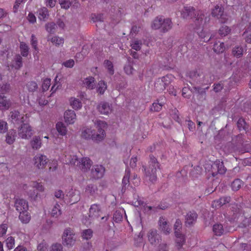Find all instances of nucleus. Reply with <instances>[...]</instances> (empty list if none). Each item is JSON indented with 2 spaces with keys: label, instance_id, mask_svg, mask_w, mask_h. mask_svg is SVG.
Returning a JSON list of instances; mask_svg holds the SVG:
<instances>
[{
  "label": "nucleus",
  "instance_id": "f257e3e1",
  "mask_svg": "<svg viewBox=\"0 0 251 251\" xmlns=\"http://www.w3.org/2000/svg\"><path fill=\"white\" fill-rule=\"evenodd\" d=\"M182 16L184 19H190L193 17L195 18V24L197 26H199L205 23L203 21L204 15L201 11H197L195 12V9L193 7H184L181 13Z\"/></svg>",
  "mask_w": 251,
  "mask_h": 251
},
{
  "label": "nucleus",
  "instance_id": "f03ea898",
  "mask_svg": "<svg viewBox=\"0 0 251 251\" xmlns=\"http://www.w3.org/2000/svg\"><path fill=\"white\" fill-rule=\"evenodd\" d=\"M143 167L144 168L146 177H149V180L152 182L155 181L157 178L156 170L159 167L157 159L153 155H150L149 167Z\"/></svg>",
  "mask_w": 251,
  "mask_h": 251
},
{
  "label": "nucleus",
  "instance_id": "7ed1b4c3",
  "mask_svg": "<svg viewBox=\"0 0 251 251\" xmlns=\"http://www.w3.org/2000/svg\"><path fill=\"white\" fill-rule=\"evenodd\" d=\"M232 208L234 219H237V220L239 221V222L242 221V226L247 227L251 226V216L249 218L244 217L240 205L234 204L232 207Z\"/></svg>",
  "mask_w": 251,
  "mask_h": 251
},
{
  "label": "nucleus",
  "instance_id": "20e7f679",
  "mask_svg": "<svg viewBox=\"0 0 251 251\" xmlns=\"http://www.w3.org/2000/svg\"><path fill=\"white\" fill-rule=\"evenodd\" d=\"M97 126L99 133L95 134L93 133L92 140L94 141L99 142L102 140L105 135L104 128L106 126V124L103 121L97 120L95 123Z\"/></svg>",
  "mask_w": 251,
  "mask_h": 251
},
{
  "label": "nucleus",
  "instance_id": "39448f33",
  "mask_svg": "<svg viewBox=\"0 0 251 251\" xmlns=\"http://www.w3.org/2000/svg\"><path fill=\"white\" fill-rule=\"evenodd\" d=\"M76 238L74 230L70 227L66 228L62 235V243L64 245L71 246L75 242Z\"/></svg>",
  "mask_w": 251,
  "mask_h": 251
},
{
  "label": "nucleus",
  "instance_id": "423d86ee",
  "mask_svg": "<svg viewBox=\"0 0 251 251\" xmlns=\"http://www.w3.org/2000/svg\"><path fill=\"white\" fill-rule=\"evenodd\" d=\"M101 213V207L100 204H92L89 210V221L84 222L85 225H88L91 223V221L98 219Z\"/></svg>",
  "mask_w": 251,
  "mask_h": 251
},
{
  "label": "nucleus",
  "instance_id": "0eeeda50",
  "mask_svg": "<svg viewBox=\"0 0 251 251\" xmlns=\"http://www.w3.org/2000/svg\"><path fill=\"white\" fill-rule=\"evenodd\" d=\"M9 119L14 125L23 124L25 121L26 117L24 114H21L18 110H13L10 112Z\"/></svg>",
  "mask_w": 251,
  "mask_h": 251
},
{
  "label": "nucleus",
  "instance_id": "6e6552de",
  "mask_svg": "<svg viewBox=\"0 0 251 251\" xmlns=\"http://www.w3.org/2000/svg\"><path fill=\"white\" fill-rule=\"evenodd\" d=\"M33 134L31 126L27 124L24 123L18 129V135L23 139H28Z\"/></svg>",
  "mask_w": 251,
  "mask_h": 251
},
{
  "label": "nucleus",
  "instance_id": "1a4fd4ad",
  "mask_svg": "<svg viewBox=\"0 0 251 251\" xmlns=\"http://www.w3.org/2000/svg\"><path fill=\"white\" fill-rule=\"evenodd\" d=\"M170 83L169 77L167 76H163L158 78L154 83V89L158 92L163 91L167 86Z\"/></svg>",
  "mask_w": 251,
  "mask_h": 251
},
{
  "label": "nucleus",
  "instance_id": "9d476101",
  "mask_svg": "<svg viewBox=\"0 0 251 251\" xmlns=\"http://www.w3.org/2000/svg\"><path fill=\"white\" fill-rule=\"evenodd\" d=\"M226 171V169L224 165V163L219 160H216L211 166L212 175L213 176L218 174L223 175Z\"/></svg>",
  "mask_w": 251,
  "mask_h": 251
},
{
  "label": "nucleus",
  "instance_id": "9b49d317",
  "mask_svg": "<svg viewBox=\"0 0 251 251\" xmlns=\"http://www.w3.org/2000/svg\"><path fill=\"white\" fill-rule=\"evenodd\" d=\"M93 162L88 157H82L79 159V162L76 164V166L82 172H88L91 166H92Z\"/></svg>",
  "mask_w": 251,
  "mask_h": 251
},
{
  "label": "nucleus",
  "instance_id": "f8f14e48",
  "mask_svg": "<svg viewBox=\"0 0 251 251\" xmlns=\"http://www.w3.org/2000/svg\"><path fill=\"white\" fill-rule=\"evenodd\" d=\"M33 161L36 167L39 169H42L46 167L48 162V159L44 155L38 154L34 156Z\"/></svg>",
  "mask_w": 251,
  "mask_h": 251
},
{
  "label": "nucleus",
  "instance_id": "ddd939ff",
  "mask_svg": "<svg viewBox=\"0 0 251 251\" xmlns=\"http://www.w3.org/2000/svg\"><path fill=\"white\" fill-rule=\"evenodd\" d=\"M104 168L101 165H94L91 171V178L95 179L101 178L104 173Z\"/></svg>",
  "mask_w": 251,
  "mask_h": 251
},
{
  "label": "nucleus",
  "instance_id": "4468645a",
  "mask_svg": "<svg viewBox=\"0 0 251 251\" xmlns=\"http://www.w3.org/2000/svg\"><path fill=\"white\" fill-rule=\"evenodd\" d=\"M97 109L100 114L107 115L112 111V105L106 101H101L97 106Z\"/></svg>",
  "mask_w": 251,
  "mask_h": 251
},
{
  "label": "nucleus",
  "instance_id": "2eb2a0df",
  "mask_svg": "<svg viewBox=\"0 0 251 251\" xmlns=\"http://www.w3.org/2000/svg\"><path fill=\"white\" fill-rule=\"evenodd\" d=\"M14 207L19 213L27 211L28 205L27 202L23 199L15 198L14 199Z\"/></svg>",
  "mask_w": 251,
  "mask_h": 251
},
{
  "label": "nucleus",
  "instance_id": "dca6fc26",
  "mask_svg": "<svg viewBox=\"0 0 251 251\" xmlns=\"http://www.w3.org/2000/svg\"><path fill=\"white\" fill-rule=\"evenodd\" d=\"M12 105V102L3 93H0V110L6 111Z\"/></svg>",
  "mask_w": 251,
  "mask_h": 251
},
{
  "label": "nucleus",
  "instance_id": "f3484780",
  "mask_svg": "<svg viewBox=\"0 0 251 251\" xmlns=\"http://www.w3.org/2000/svg\"><path fill=\"white\" fill-rule=\"evenodd\" d=\"M148 237L149 242L152 245L158 244L160 239V235L157 233V230L154 229L149 230L148 234Z\"/></svg>",
  "mask_w": 251,
  "mask_h": 251
},
{
  "label": "nucleus",
  "instance_id": "a211bd4d",
  "mask_svg": "<svg viewBox=\"0 0 251 251\" xmlns=\"http://www.w3.org/2000/svg\"><path fill=\"white\" fill-rule=\"evenodd\" d=\"M198 218V215L194 211H190L187 213L185 217V225L186 226H191L195 223Z\"/></svg>",
  "mask_w": 251,
  "mask_h": 251
},
{
  "label": "nucleus",
  "instance_id": "6ab92c4d",
  "mask_svg": "<svg viewBox=\"0 0 251 251\" xmlns=\"http://www.w3.org/2000/svg\"><path fill=\"white\" fill-rule=\"evenodd\" d=\"M189 75L194 81L199 83H204V76L200 71H193L189 73Z\"/></svg>",
  "mask_w": 251,
  "mask_h": 251
},
{
  "label": "nucleus",
  "instance_id": "aec40b11",
  "mask_svg": "<svg viewBox=\"0 0 251 251\" xmlns=\"http://www.w3.org/2000/svg\"><path fill=\"white\" fill-rule=\"evenodd\" d=\"M160 229L164 234L167 235L170 233L171 228H170L167 220L163 217H160L159 221Z\"/></svg>",
  "mask_w": 251,
  "mask_h": 251
},
{
  "label": "nucleus",
  "instance_id": "412c9836",
  "mask_svg": "<svg viewBox=\"0 0 251 251\" xmlns=\"http://www.w3.org/2000/svg\"><path fill=\"white\" fill-rule=\"evenodd\" d=\"M64 119L68 124H73L76 120V114L74 110H68L64 113Z\"/></svg>",
  "mask_w": 251,
  "mask_h": 251
},
{
  "label": "nucleus",
  "instance_id": "4be33fe9",
  "mask_svg": "<svg viewBox=\"0 0 251 251\" xmlns=\"http://www.w3.org/2000/svg\"><path fill=\"white\" fill-rule=\"evenodd\" d=\"M173 25V23L170 19H163L162 22L161 30L163 32H166L170 30Z\"/></svg>",
  "mask_w": 251,
  "mask_h": 251
},
{
  "label": "nucleus",
  "instance_id": "5701e85b",
  "mask_svg": "<svg viewBox=\"0 0 251 251\" xmlns=\"http://www.w3.org/2000/svg\"><path fill=\"white\" fill-rule=\"evenodd\" d=\"M12 66L17 70H19L23 66V58L21 55L18 54L14 56Z\"/></svg>",
  "mask_w": 251,
  "mask_h": 251
},
{
  "label": "nucleus",
  "instance_id": "b1692460",
  "mask_svg": "<svg viewBox=\"0 0 251 251\" xmlns=\"http://www.w3.org/2000/svg\"><path fill=\"white\" fill-rule=\"evenodd\" d=\"M176 246L177 249H180L182 246L184 244L185 242V238L183 235L181 234L179 232H176Z\"/></svg>",
  "mask_w": 251,
  "mask_h": 251
},
{
  "label": "nucleus",
  "instance_id": "393cba45",
  "mask_svg": "<svg viewBox=\"0 0 251 251\" xmlns=\"http://www.w3.org/2000/svg\"><path fill=\"white\" fill-rule=\"evenodd\" d=\"M213 231L215 235L221 236L225 232L223 226L220 223H217L213 226Z\"/></svg>",
  "mask_w": 251,
  "mask_h": 251
},
{
  "label": "nucleus",
  "instance_id": "a878e982",
  "mask_svg": "<svg viewBox=\"0 0 251 251\" xmlns=\"http://www.w3.org/2000/svg\"><path fill=\"white\" fill-rule=\"evenodd\" d=\"M231 198L229 196H224L220 198L218 200L214 201V204H215V206H221L226 203H229L230 201Z\"/></svg>",
  "mask_w": 251,
  "mask_h": 251
},
{
  "label": "nucleus",
  "instance_id": "bb28decb",
  "mask_svg": "<svg viewBox=\"0 0 251 251\" xmlns=\"http://www.w3.org/2000/svg\"><path fill=\"white\" fill-rule=\"evenodd\" d=\"M30 144L33 149H39L42 145L41 138L39 136H34L31 141Z\"/></svg>",
  "mask_w": 251,
  "mask_h": 251
},
{
  "label": "nucleus",
  "instance_id": "cd10ccee",
  "mask_svg": "<svg viewBox=\"0 0 251 251\" xmlns=\"http://www.w3.org/2000/svg\"><path fill=\"white\" fill-rule=\"evenodd\" d=\"M38 18L41 21H45L49 17V12L46 7H43L38 11Z\"/></svg>",
  "mask_w": 251,
  "mask_h": 251
},
{
  "label": "nucleus",
  "instance_id": "c85d7f7f",
  "mask_svg": "<svg viewBox=\"0 0 251 251\" xmlns=\"http://www.w3.org/2000/svg\"><path fill=\"white\" fill-rule=\"evenodd\" d=\"M83 84L89 89H93L95 86V78L93 77L86 78L83 81Z\"/></svg>",
  "mask_w": 251,
  "mask_h": 251
},
{
  "label": "nucleus",
  "instance_id": "c756f323",
  "mask_svg": "<svg viewBox=\"0 0 251 251\" xmlns=\"http://www.w3.org/2000/svg\"><path fill=\"white\" fill-rule=\"evenodd\" d=\"M126 214L124 209H120L115 211L113 215V220L116 222L118 223L122 221L123 218V214Z\"/></svg>",
  "mask_w": 251,
  "mask_h": 251
},
{
  "label": "nucleus",
  "instance_id": "7c9ffc66",
  "mask_svg": "<svg viewBox=\"0 0 251 251\" xmlns=\"http://www.w3.org/2000/svg\"><path fill=\"white\" fill-rule=\"evenodd\" d=\"M65 160L67 164H69L74 166H76V164L79 162V160L76 155L65 156Z\"/></svg>",
  "mask_w": 251,
  "mask_h": 251
},
{
  "label": "nucleus",
  "instance_id": "2f4dec72",
  "mask_svg": "<svg viewBox=\"0 0 251 251\" xmlns=\"http://www.w3.org/2000/svg\"><path fill=\"white\" fill-rule=\"evenodd\" d=\"M144 207L146 212H149L151 213L152 211L153 212H157L158 209H165L167 208V206L166 205L163 206L160 205L158 206H151L145 204Z\"/></svg>",
  "mask_w": 251,
  "mask_h": 251
},
{
  "label": "nucleus",
  "instance_id": "473e14b6",
  "mask_svg": "<svg viewBox=\"0 0 251 251\" xmlns=\"http://www.w3.org/2000/svg\"><path fill=\"white\" fill-rule=\"evenodd\" d=\"M213 49L214 51L217 53H220L224 52L225 50L224 43L216 42L213 45Z\"/></svg>",
  "mask_w": 251,
  "mask_h": 251
},
{
  "label": "nucleus",
  "instance_id": "72a5a7b5",
  "mask_svg": "<svg viewBox=\"0 0 251 251\" xmlns=\"http://www.w3.org/2000/svg\"><path fill=\"white\" fill-rule=\"evenodd\" d=\"M16 136V132L15 130H10L6 135V142L9 144H12L15 140V137Z\"/></svg>",
  "mask_w": 251,
  "mask_h": 251
},
{
  "label": "nucleus",
  "instance_id": "f704fd0d",
  "mask_svg": "<svg viewBox=\"0 0 251 251\" xmlns=\"http://www.w3.org/2000/svg\"><path fill=\"white\" fill-rule=\"evenodd\" d=\"M20 49L21 55L24 57H27L29 52V47L25 42L20 43Z\"/></svg>",
  "mask_w": 251,
  "mask_h": 251
},
{
  "label": "nucleus",
  "instance_id": "c9c22d12",
  "mask_svg": "<svg viewBox=\"0 0 251 251\" xmlns=\"http://www.w3.org/2000/svg\"><path fill=\"white\" fill-rule=\"evenodd\" d=\"M98 191V187L94 184H89L85 188V192L91 196H94Z\"/></svg>",
  "mask_w": 251,
  "mask_h": 251
},
{
  "label": "nucleus",
  "instance_id": "e433bc0d",
  "mask_svg": "<svg viewBox=\"0 0 251 251\" xmlns=\"http://www.w3.org/2000/svg\"><path fill=\"white\" fill-rule=\"evenodd\" d=\"M70 202L72 203V204L76 203L78 202L80 199V194L78 191H74L70 193Z\"/></svg>",
  "mask_w": 251,
  "mask_h": 251
},
{
  "label": "nucleus",
  "instance_id": "4c0bfd02",
  "mask_svg": "<svg viewBox=\"0 0 251 251\" xmlns=\"http://www.w3.org/2000/svg\"><path fill=\"white\" fill-rule=\"evenodd\" d=\"M19 218L22 223H27L30 220V215L27 211H24L20 213Z\"/></svg>",
  "mask_w": 251,
  "mask_h": 251
},
{
  "label": "nucleus",
  "instance_id": "58836bf2",
  "mask_svg": "<svg viewBox=\"0 0 251 251\" xmlns=\"http://www.w3.org/2000/svg\"><path fill=\"white\" fill-rule=\"evenodd\" d=\"M223 9L222 7H219L218 5H216L212 10L211 14L212 16L219 19L223 15Z\"/></svg>",
  "mask_w": 251,
  "mask_h": 251
},
{
  "label": "nucleus",
  "instance_id": "ea45409f",
  "mask_svg": "<svg viewBox=\"0 0 251 251\" xmlns=\"http://www.w3.org/2000/svg\"><path fill=\"white\" fill-rule=\"evenodd\" d=\"M163 18L162 17H157L152 22L151 27L154 29L161 28Z\"/></svg>",
  "mask_w": 251,
  "mask_h": 251
},
{
  "label": "nucleus",
  "instance_id": "a19ab883",
  "mask_svg": "<svg viewBox=\"0 0 251 251\" xmlns=\"http://www.w3.org/2000/svg\"><path fill=\"white\" fill-rule=\"evenodd\" d=\"M237 126L240 131H246L248 128V125L245 121V120L243 118H240L238 120L237 122Z\"/></svg>",
  "mask_w": 251,
  "mask_h": 251
},
{
  "label": "nucleus",
  "instance_id": "79ce46f5",
  "mask_svg": "<svg viewBox=\"0 0 251 251\" xmlns=\"http://www.w3.org/2000/svg\"><path fill=\"white\" fill-rule=\"evenodd\" d=\"M70 101L73 108L75 110L80 109L82 106L81 102L78 99L71 98Z\"/></svg>",
  "mask_w": 251,
  "mask_h": 251
},
{
  "label": "nucleus",
  "instance_id": "37998d69",
  "mask_svg": "<svg viewBox=\"0 0 251 251\" xmlns=\"http://www.w3.org/2000/svg\"><path fill=\"white\" fill-rule=\"evenodd\" d=\"M243 53V48L241 46H236L233 49L232 53L234 57H241Z\"/></svg>",
  "mask_w": 251,
  "mask_h": 251
},
{
  "label": "nucleus",
  "instance_id": "c03bdc74",
  "mask_svg": "<svg viewBox=\"0 0 251 251\" xmlns=\"http://www.w3.org/2000/svg\"><path fill=\"white\" fill-rule=\"evenodd\" d=\"M107 89V85L103 81H100L98 83L97 88V92L100 95L104 94L105 91Z\"/></svg>",
  "mask_w": 251,
  "mask_h": 251
},
{
  "label": "nucleus",
  "instance_id": "a18cd8bd",
  "mask_svg": "<svg viewBox=\"0 0 251 251\" xmlns=\"http://www.w3.org/2000/svg\"><path fill=\"white\" fill-rule=\"evenodd\" d=\"M104 66L107 70L108 72L111 75H112L114 73V70L113 68V65L111 61L108 60H105L103 63Z\"/></svg>",
  "mask_w": 251,
  "mask_h": 251
},
{
  "label": "nucleus",
  "instance_id": "49530a36",
  "mask_svg": "<svg viewBox=\"0 0 251 251\" xmlns=\"http://www.w3.org/2000/svg\"><path fill=\"white\" fill-rule=\"evenodd\" d=\"M93 135V130L87 128L82 132L81 136L86 139H92Z\"/></svg>",
  "mask_w": 251,
  "mask_h": 251
},
{
  "label": "nucleus",
  "instance_id": "de8ad7c7",
  "mask_svg": "<svg viewBox=\"0 0 251 251\" xmlns=\"http://www.w3.org/2000/svg\"><path fill=\"white\" fill-rule=\"evenodd\" d=\"M243 185V182L240 179H235L231 183V187L233 190H238Z\"/></svg>",
  "mask_w": 251,
  "mask_h": 251
},
{
  "label": "nucleus",
  "instance_id": "09e8293b",
  "mask_svg": "<svg viewBox=\"0 0 251 251\" xmlns=\"http://www.w3.org/2000/svg\"><path fill=\"white\" fill-rule=\"evenodd\" d=\"M61 214L60 209V205L56 203L53 207L50 212V214L52 217H57Z\"/></svg>",
  "mask_w": 251,
  "mask_h": 251
},
{
  "label": "nucleus",
  "instance_id": "8fccbe9b",
  "mask_svg": "<svg viewBox=\"0 0 251 251\" xmlns=\"http://www.w3.org/2000/svg\"><path fill=\"white\" fill-rule=\"evenodd\" d=\"M56 129L61 135H64L66 134V127L62 123H58L56 124Z\"/></svg>",
  "mask_w": 251,
  "mask_h": 251
},
{
  "label": "nucleus",
  "instance_id": "3c124183",
  "mask_svg": "<svg viewBox=\"0 0 251 251\" xmlns=\"http://www.w3.org/2000/svg\"><path fill=\"white\" fill-rule=\"evenodd\" d=\"M50 41L56 46H60L63 44L64 39L58 36H54L51 38Z\"/></svg>",
  "mask_w": 251,
  "mask_h": 251
},
{
  "label": "nucleus",
  "instance_id": "603ef678",
  "mask_svg": "<svg viewBox=\"0 0 251 251\" xmlns=\"http://www.w3.org/2000/svg\"><path fill=\"white\" fill-rule=\"evenodd\" d=\"M131 58L128 59V63L124 67V70L127 75H131L133 71V68L130 61Z\"/></svg>",
  "mask_w": 251,
  "mask_h": 251
},
{
  "label": "nucleus",
  "instance_id": "864d4df0",
  "mask_svg": "<svg viewBox=\"0 0 251 251\" xmlns=\"http://www.w3.org/2000/svg\"><path fill=\"white\" fill-rule=\"evenodd\" d=\"M93 232L91 229L84 230L82 232V237L83 239L89 240L93 236Z\"/></svg>",
  "mask_w": 251,
  "mask_h": 251
},
{
  "label": "nucleus",
  "instance_id": "5fc2aeb1",
  "mask_svg": "<svg viewBox=\"0 0 251 251\" xmlns=\"http://www.w3.org/2000/svg\"><path fill=\"white\" fill-rule=\"evenodd\" d=\"M56 27V24L53 22L49 23L46 25V29L47 31L50 33L55 32Z\"/></svg>",
  "mask_w": 251,
  "mask_h": 251
},
{
  "label": "nucleus",
  "instance_id": "6e6d98bb",
  "mask_svg": "<svg viewBox=\"0 0 251 251\" xmlns=\"http://www.w3.org/2000/svg\"><path fill=\"white\" fill-rule=\"evenodd\" d=\"M61 8L68 9L72 3V0H59Z\"/></svg>",
  "mask_w": 251,
  "mask_h": 251
},
{
  "label": "nucleus",
  "instance_id": "4d7b16f0",
  "mask_svg": "<svg viewBox=\"0 0 251 251\" xmlns=\"http://www.w3.org/2000/svg\"><path fill=\"white\" fill-rule=\"evenodd\" d=\"M230 29L226 25H223L219 30V34L221 36H225L230 32Z\"/></svg>",
  "mask_w": 251,
  "mask_h": 251
},
{
  "label": "nucleus",
  "instance_id": "13d9d810",
  "mask_svg": "<svg viewBox=\"0 0 251 251\" xmlns=\"http://www.w3.org/2000/svg\"><path fill=\"white\" fill-rule=\"evenodd\" d=\"M91 20L94 22H102L103 21V16L102 14H92L91 15Z\"/></svg>",
  "mask_w": 251,
  "mask_h": 251
},
{
  "label": "nucleus",
  "instance_id": "bf43d9fd",
  "mask_svg": "<svg viewBox=\"0 0 251 251\" xmlns=\"http://www.w3.org/2000/svg\"><path fill=\"white\" fill-rule=\"evenodd\" d=\"M27 87L29 91L34 92L37 89L38 85L35 82L30 81L27 83Z\"/></svg>",
  "mask_w": 251,
  "mask_h": 251
},
{
  "label": "nucleus",
  "instance_id": "052dcab7",
  "mask_svg": "<svg viewBox=\"0 0 251 251\" xmlns=\"http://www.w3.org/2000/svg\"><path fill=\"white\" fill-rule=\"evenodd\" d=\"M6 244L8 249H11L14 247L15 244L14 239L12 237H9L6 240Z\"/></svg>",
  "mask_w": 251,
  "mask_h": 251
},
{
  "label": "nucleus",
  "instance_id": "680f3d73",
  "mask_svg": "<svg viewBox=\"0 0 251 251\" xmlns=\"http://www.w3.org/2000/svg\"><path fill=\"white\" fill-rule=\"evenodd\" d=\"M31 45L34 49L38 52V48L37 47V40L34 34H32L31 36Z\"/></svg>",
  "mask_w": 251,
  "mask_h": 251
},
{
  "label": "nucleus",
  "instance_id": "e2e57ef3",
  "mask_svg": "<svg viewBox=\"0 0 251 251\" xmlns=\"http://www.w3.org/2000/svg\"><path fill=\"white\" fill-rule=\"evenodd\" d=\"M8 129L7 124L6 122L0 120V133H5Z\"/></svg>",
  "mask_w": 251,
  "mask_h": 251
},
{
  "label": "nucleus",
  "instance_id": "0e129e2a",
  "mask_svg": "<svg viewBox=\"0 0 251 251\" xmlns=\"http://www.w3.org/2000/svg\"><path fill=\"white\" fill-rule=\"evenodd\" d=\"M50 82L51 79L49 78H46L44 80L42 86L43 91H46L48 90L51 84Z\"/></svg>",
  "mask_w": 251,
  "mask_h": 251
},
{
  "label": "nucleus",
  "instance_id": "69168bd1",
  "mask_svg": "<svg viewBox=\"0 0 251 251\" xmlns=\"http://www.w3.org/2000/svg\"><path fill=\"white\" fill-rule=\"evenodd\" d=\"M141 45L142 42L139 40H134L131 45L132 48L136 50H140Z\"/></svg>",
  "mask_w": 251,
  "mask_h": 251
},
{
  "label": "nucleus",
  "instance_id": "338daca9",
  "mask_svg": "<svg viewBox=\"0 0 251 251\" xmlns=\"http://www.w3.org/2000/svg\"><path fill=\"white\" fill-rule=\"evenodd\" d=\"M10 90V84L7 83H3L0 85V91L4 93H8Z\"/></svg>",
  "mask_w": 251,
  "mask_h": 251
},
{
  "label": "nucleus",
  "instance_id": "774afa93",
  "mask_svg": "<svg viewBox=\"0 0 251 251\" xmlns=\"http://www.w3.org/2000/svg\"><path fill=\"white\" fill-rule=\"evenodd\" d=\"M62 249L60 244L55 243L51 246L50 251H62Z\"/></svg>",
  "mask_w": 251,
  "mask_h": 251
}]
</instances>
